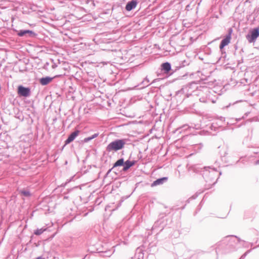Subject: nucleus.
I'll return each instance as SVG.
<instances>
[{
    "mask_svg": "<svg viewBox=\"0 0 259 259\" xmlns=\"http://www.w3.org/2000/svg\"><path fill=\"white\" fill-rule=\"evenodd\" d=\"M20 193L21 195L25 197H29L31 195L30 192L26 190H22L20 191Z\"/></svg>",
    "mask_w": 259,
    "mask_h": 259,
    "instance_id": "16",
    "label": "nucleus"
},
{
    "mask_svg": "<svg viewBox=\"0 0 259 259\" xmlns=\"http://www.w3.org/2000/svg\"><path fill=\"white\" fill-rule=\"evenodd\" d=\"M231 37V32L227 35L225 38H224L221 42L220 45V49H223L225 46H227L230 42Z\"/></svg>",
    "mask_w": 259,
    "mask_h": 259,
    "instance_id": "7",
    "label": "nucleus"
},
{
    "mask_svg": "<svg viewBox=\"0 0 259 259\" xmlns=\"http://www.w3.org/2000/svg\"><path fill=\"white\" fill-rule=\"evenodd\" d=\"M36 259H44L42 256H38Z\"/></svg>",
    "mask_w": 259,
    "mask_h": 259,
    "instance_id": "20",
    "label": "nucleus"
},
{
    "mask_svg": "<svg viewBox=\"0 0 259 259\" xmlns=\"http://www.w3.org/2000/svg\"><path fill=\"white\" fill-rule=\"evenodd\" d=\"M79 133V131L78 130H76L74 132L72 133L65 141V144H68L71 142H72L75 139V138L78 135Z\"/></svg>",
    "mask_w": 259,
    "mask_h": 259,
    "instance_id": "8",
    "label": "nucleus"
},
{
    "mask_svg": "<svg viewBox=\"0 0 259 259\" xmlns=\"http://www.w3.org/2000/svg\"><path fill=\"white\" fill-rule=\"evenodd\" d=\"M124 139H117L109 143L106 148L108 152L117 151L122 149L125 144Z\"/></svg>",
    "mask_w": 259,
    "mask_h": 259,
    "instance_id": "2",
    "label": "nucleus"
},
{
    "mask_svg": "<svg viewBox=\"0 0 259 259\" xmlns=\"http://www.w3.org/2000/svg\"><path fill=\"white\" fill-rule=\"evenodd\" d=\"M98 135H99L98 133L94 134L93 135H92L91 137H89L84 138L83 141L84 142H86V143L92 140V139L97 137L98 136Z\"/></svg>",
    "mask_w": 259,
    "mask_h": 259,
    "instance_id": "15",
    "label": "nucleus"
},
{
    "mask_svg": "<svg viewBox=\"0 0 259 259\" xmlns=\"http://www.w3.org/2000/svg\"><path fill=\"white\" fill-rule=\"evenodd\" d=\"M135 164V161H130L126 160L124 162L123 171H125L127 170L131 167L134 165Z\"/></svg>",
    "mask_w": 259,
    "mask_h": 259,
    "instance_id": "10",
    "label": "nucleus"
},
{
    "mask_svg": "<svg viewBox=\"0 0 259 259\" xmlns=\"http://www.w3.org/2000/svg\"><path fill=\"white\" fill-rule=\"evenodd\" d=\"M137 2L135 0H132L131 2H129L126 5L125 9L127 11H130L133 9L135 8L137 5Z\"/></svg>",
    "mask_w": 259,
    "mask_h": 259,
    "instance_id": "9",
    "label": "nucleus"
},
{
    "mask_svg": "<svg viewBox=\"0 0 259 259\" xmlns=\"http://www.w3.org/2000/svg\"><path fill=\"white\" fill-rule=\"evenodd\" d=\"M193 170L196 172H202V175L206 182L214 184L219 178L221 172H219L216 169L210 167H200L197 165L193 167Z\"/></svg>",
    "mask_w": 259,
    "mask_h": 259,
    "instance_id": "1",
    "label": "nucleus"
},
{
    "mask_svg": "<svg viewBox=\"0 0 259 259\" xmlns=\"http://www.w3.org/2000/svg\"><path fill=\"white\" fill-rule=\"evenodd\" d=\"M61 76V75H57L53 77H51L49 76H46L45 77H42L39 79V83L42 85H46L48 84L50 82H51L54 78L58 77Z\"/></svg>",
    "mask_w": 259,
    "mask_h": 259,
    "instance_id": "6",
    "label": "nucleus"
},
{
    "mask_svg": "<svg viewBox=\"0 0 259 259\" xmlns=\"http://www.w3.org/2000/svg\"><path fill=\"white\" fill-rule=\"evenodd\" d=\"M46 230H47V228L37 229L34 231V233L35 235H39L41 234Z\"/></svg>",
    "mask_w": 259,
    "mask_h": 259,
    "instance_id": "17",
    "label": "nucleus"
},
{
    "mask_svg": "<svg viewBox=\"0 0 259 259\" xmlns=\"http://www.w3.org/2000/svg\"><path fill=\"white\" fill-rule=\"evenodd\" d=\"M259 36V30L258 28L254 29L250 34L246 36V38L249 42H252L255 41L256 38Z\"/></svg>",
    "mask_w": 259,
    "mask_h": 259,
    "instance_id": "3",
    "label": "nucleus"
},
{
    "mask_svg": "<svg viewBox=\"0 0 259 259\" xmlns=\"http://www.w3.org/2000/svg\"><path fill=\"white\" fill-rule=\"evenodd\" d=\"M18 93L20 96L27 97L30 95V90L28 88H25L23 86H19Z\"/></svg>",
    "mask_w": 259,
    "mask_h": 259,
    "instance_id": "4",
    "label": "nucleus"
},
{
    "mask_svg": "<svg viewBox=\"0 0 259 259\" xmlns=\"http://www.w3.org/2000/svg\"><path fill=\"white\" fill-rule=\"evenodd\" d=\"M256 164H259V159L256 161Z\"/></svg>",
    "mask_w": 259,
    "mask_h": 259,
    "instance_id": "21",
    "label": "nucleus"
},
{
    "mask_svg": "<svg viewBox=\"0 0 259 259\" xmlns=\"http://www.w3.org/2000/svg\"><path fill=\"white\" fill-rule=\"evenodd\" d=\"M202 93H204L205 96H202V94H200V95L201 96V97L199 98L200 101L202 103H206L208 102L209 100V99L208 97L209 89L206 87L203 88Z\"/></svg>",
    "mask_w": 259,
    "mask_h": 259,
    "instance_id": "5",
    "label": "nucleus"
},
{
    "mask_svg": "<svg viewBox=\"0 0 259 259\" xmlns=\"http://www.w3.org/2000/svg\"><path fill=\"white\" fill-rule=\"evenodd\" d=\"M167 180V177H163L160 179H158L154 181L152 184V186H156L157 185H161Z\"/></svg>",
    "mask_w": 259,
    "mask_h": 259,
    "instance_id": "11",
    "label": "nucleus"
},
{
    "mask_svg": "<svg viewBox=\"0 0 259 259\" xmlns=\"http://www.w3.org/2000/svg\"><path fill=\"white\" fill-rule=\"evenodd\" d=\"M192 84H191L189 85H187L186 86L184 89H183V90H189V89H191L192 88Z\"/></svg>",
    "mask_w": 259,
    "mask_h": 259,
    "instance_id": "19",
    "label": "nucleus"
},
{
    "mask_svg": "<svg viewBox=\"0 0 259 259\" xmlns=\"http://www.w3.org/2000/svg\"><path fill=\"white\" fill-rule=\"evenodd\" d=\"M161 68L165 73H168L171 70V65L168 62H165L162 64Z\"/></svg>",
    "mask_w": 259,
    "mask_h": 259,
    "instance_id": "13",
    "label": "nucleus"
},
{
    "mask_svg": "<svg viewBox=\"0 0 259 259\" xmlns=\"http://www.w3.org/2000/svg\"><path fill=\"white\" fill-rule=\"evenodd\" d=\"M124 160L123 158L118 159L113 165V168L117 167L119 166L123 165Z\"/></svg>",
    "mask_w": 259,
    "mask_h": 259,
    "instance_id": "14",
    "label": "nucleus"
},
{
    "mask_svg": "<svg viewBox=\"0 0 259 259\" xmlns=\"http://www.w3.org/2000/svg\"><path fill=\"white\" fill-rule=\"evenodd\" d=\"M33 34H34V32H33L31 30H20L18 32V35L19 36H23L27 34H28L29 35H31Z\"/></svg>",
    "mask_w": 259,
    "mask_h": 259,
    "instance_id": "12",
    "label": "nucleus"
},
{
    "mask_svg": "<svg viewBox=\"0 0 259 259\" xmlns=\"http://www.w3.org/2000/svg\"><path fill=\"white\" fill-rule=\"evenodd\" d=\"M203 147V145L201 144L195 145L194 146V149L195 150H197V151H200Z\"/></svg>",
    "mask_w": 259,
    "mask_h": 259,
    "instance_id": "18",
    "label": "nucleus"
}]
</instances>
